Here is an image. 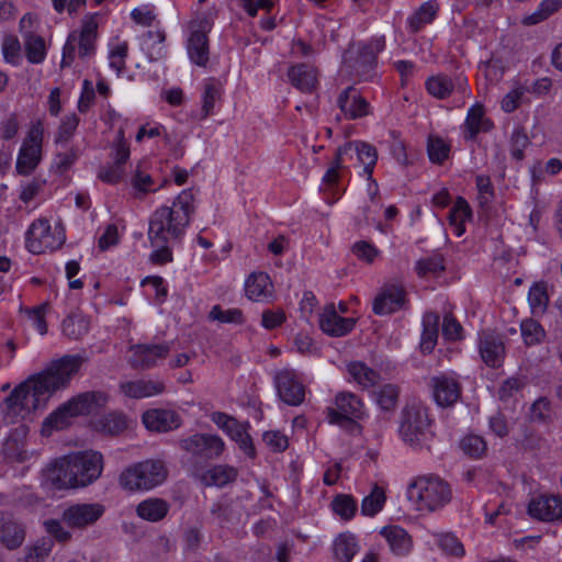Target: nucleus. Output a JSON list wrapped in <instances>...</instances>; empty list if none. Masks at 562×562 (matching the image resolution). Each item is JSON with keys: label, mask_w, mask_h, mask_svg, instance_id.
<instances>
[{"label": "nucleus", "mask_w": 562, "mask_h": 562, "mask_svg": "<svg viewBox=\"0 0 562 562\" xmlns=\"http://www.w3.org/2000/svg\"><path fill=\"white\" fill-rule=\"evenodd\" d=\"M85 361L86 358L81 355H66L53 361L43 372L30 378L11 392L5 398L8 413L18 416L36 409L42 400L68 385Z\"/></svg>", "instance_id": "nucleus-1"}, {"label": "nucleus", "mask_w": 562, "mask_h": 562, "mask_svg": "<svg viewBox=\"0 0 562 562\" xmlns=\"http://www.w3.org/2000/svg\"><path fill=\"white\" fill-rule=\"evenodd\" d=\"M408 498L419 510L435 512L442 508L452 498L450 485L439 476L417 477L408 487Z\"/></svg>", "instance_id": "nucleus-2"}, {"label": "nucleus", "mask_w": 562, "mask_h": 562, "mask_svg": "<svg viewBox=\"0 0 562 562\" xmlns=\"http://www.w3.org/2000/svg\"><path fill=\"white\" fill-rule=\"evenodd\" d=\"M384 37H375L370 42L349 45L344 54L345 69L360 80H369L376 66V56L384 49Z\"/></svg>", "instance_id": "nucleus-3"}, {"label": "nucleus", "mask_w": 562, "mask_h": 562, "mask_svg": "<svg viewBox=\"0 0 562 562\" xmlns=\"http://www.w3.org/2000/svg\"><path fill=\"white\" fill-rule=\"evenodd\" d=\"M168 476V469L161 460L138 462L120 474V485L127 491L151 490L162 484Z\"/></svg>", "instance_id": "nucleus-4"}, {"label": "nucleus", "mask_w": 562, "mask_h": 562, "mask_svg": "<svg viewBox=\"0 0 562 562\" xmlns=\"http://www.w3.org/2000/svg\"><path fill=\"white\" fill-rule=\"evenodd\" d=\"M187 216H177L168 206L157 209L149 220L148 239L151 245L179 239L187 228Z\"/></svg>", "instance_id": "nucleus-5"}, {"label": "nucleus", "mask_w": 562, "mask_h": 562, "mask_svg": "<svg viewBox=\"0 0 562 562\" xmlns=\"http://www.w3.org/2000/svg\"><path fill=\"white\" fill-rule=\"evenodd\" d=\"M430 419L427 408L409 405L402 411L400 434L403 440L413 447L419 446L427 437Z\"/></svg>", "instance_id": "nucleus-6"}, {"label": "nucleus", "mask_w": 562, "mask_h": 562, "mask_svg": "<svg viewBox=\"0 0 562 562\" xmlns=\"http://www.w3.org/2000/svg\"><path fill=\"white\" fill-rule=\"evenodd\" d=\"M75 486H87L94 482L103 470V456L93 450L80 451L68 456Z\"/></svg>", "instance_id": "nucleus-7"}, {"label": "nucleus", "mask_w": 562, "mask_h": 562, "mask_svg": "<svg viewBox=\"0 0 562 562\" xmlns=\"http://www.w3.org/2000/svg\"><path fill=\"white\" fill-rule=\"evenodd\" d=\"M363 416L361 400L350 392H340L335 397V407H327L326 418L330 424L356 426V419Z\"/></svg>", "instance_id": "nucleus-8"}, {"label": "nucleus", "mask_w": 562, "mask_h": 562, "mask_svg": "<svg viewBox=\"0 0 562 562\" xmlns=\"http://www.w3.org/2000/svg\"><path fill=\"white\" fill-rule=\"evenodd\" d=\"M179 446L196 461H207L218 458L225 448L221 437L210 434H194L181 439Z\"/></svg>", "instance_id": "nucleus-9"}, {"label": "nucleus", "mask_w": 562, "mask_h": 562, "mask_svg": "<svg viewBox=\"0 0 562 562\" xmlns=\"http://www.w3.org/2000/svg\"><path fill=\"white\" fill-rule=\"evenodd\" d=\"M43 140V127L41 123L33 125L26 138L24 139L18 159L16 171L22 176H27L34 171L41 161Z\"/></svg>", "instance_id": "nucleus-10"}, {"label": "nucleus", "mask_w": 562, "mask_h": 562, "mask_svg": "<svg viewBox=\"0 0 562 562\" xmlns=\"http://www.w3.org/2000/svg\"><path fill=\"white\" fill-rule=\"evenodd\" d=\"M61 233L55 236L50 224L45 218H40L30 226L26 233V247L32 254H43L47 250L53 251L64 243Z\"/></svg>", "instance_id": "nucleus-11"}, {"label": "nucleus", "mask_w": 562, "mask_h": 562, "mask_svg": "<svg viewBox=\"0 0 562 562\" xmlns=\"http://www.w3.org/2000/svg\"><path fill=\"white\" fill-rule=\"evenodd\" d=\"M104 510V506L99 503L74 504L64 509L61 520L69 528L82 530L94 525Z\"/></svg>", "instance_id": "nucleus-12"}, {"label": "nucleus", "mask_w": 562, "mask_h": 562, "mask_svg": "<svg viewBox=\"0 0 562 562\" xmlns=\"http://www.w3.org/2000/svg\"><path fill=\"white\" fill-rule=\"evenodd\" d=\"M429 385L435 402L441 407H451L461 398V384L453 374L435 375Z\"/></svg>", "instance_id": "nucleus-13"}, {"label": "nucleus", "mask_w": 562, "mask_h": 562, "mask_svg": "<svg viewBox=\"0 0 562 562\" xmlns=\"http://www.w3.org/2000/svg\"><path fill=\"white\" fill-rule=\"evenodd\" d=\"M131 351V367L133 369L148 370L154 368L158 360L167 357L170 352V345L167 342L157 345L139 344L133 346Z\"/></svg>", "instance_id": "nucleus-14"}, {"label": "nucleus", "mask_w": 562, "mask_h": 562, "mask_svg": "<svg viewBox=\"0 0 562 562\" xmlns=\"http://www.w3.org/2000/svg\"><path fill=\"white\" fill-rule=\"evenodd\" d=\"M279 397L288 405L296 406L304 401L305 390L293 370H282L274 379Z\"/></svg>", "instance_id": "nucleus-15"}, {"label": "nucleus", "mask_w": 562, "mask_h": 562, "mask_svg": "<svg viewBox=\"0 0 562 562\" xmlns=\"http://www.w3.org/2000/svg\"><path fill=\"white\" fill-rule=\"evenodd\" d=\"M68 456L57 459L43 470V484L53 490L74 488L75 476Z\"/></svg>", "instance_id": "nucleus-16"}, {"label": "nucleus", "mask_w": 562, "mask_h": 562, "mask_svg": "<svg viewBox=\"0 0 562 562\" xmlns=\"http://www.w3.org/2000/svg\"><path fill=\"white\" fill-rule=\"evenodd\" d=\"M528 514L542 521H562V496L541 495L531 499Z\"/></svg>", "instance_id": "nucleus-17"}, {"label": "nucleus", "mask_w": 562, "mask_h": 562, "mask_svg": "<svg viewBox=\"0 0 562 562\" xmlns=\"http://www.w3.org/2000/svg\"><path fill=\"white\" fill-rule=\"evenodd\" d=\"M337 105L348 120H357L370 114L369 102L353 86H349L340 92Z\"/></svg>", "instance_id": "nucleus-18"}, {"label": "nucleus", "mask_w": 562, "mask_h": 562, "mask_svg": "<svg viewBox=\"0 0 562 562\" xmlns=\"http://www.w3.org/2000/svg\"><path fill=\"white\" fill-rule=\"evenodd\" d=\"M479 350L484 363L491 368H499L505 358V346L499 335L484 330L479 338Z\"/></svg>", "instance_id": "nucleus-19"}, {"label": "nucleus", "mask_w": 562, "mask_h": 562, "mask_svg": "<svg viewBox=\"0 0 562 562\" xmlns=\"http://www.w3.org/2000/svg\"><path fill=\"white\" fill-rule=\"evenodd\" d=\"M209 30V22L202 21L200 23V29L193 30L188 38V55L192 63L201 67H205L209 63L210 50L206 34Z\"/></svg>", "instance_id": "nucleus-20"}, {"label": "nucleus", "mask_w": 562, "mask_h": 562, "mask_svg": "<svg viewBox=\"0 0 562 562\" xmlns=\"http://www.w3.org/2000/svg\"><path fill=\"white\" fill-rule=\"evenodd\" d=\"M109 396L102 391H88L67 401L68 406L76 416L89 415L98 412L108 403Z\"/></svg>", "instance_id": "nucleus-21"}, {"label": "nucleus", "mask_w": 562, "mask_h": 562, "mask_svg": "<svg viewBox=\"0 0 562 562\" xmlns=\"http://www.w3.org/2000/svg\"><path fill=\"white\" fill-rule=\"evenodd\" d=\"M32 15L25 14L20 21V31L24 38L26 58L32 64H40L45 59L46 48L44 38L26 30L32 24Z\"/></svg>", "instance_id": "nucleus-22"}, {"label": "nucleus", "mask_w": 562, "mask_h": 562, "mask_svg": "<svg viewBox=\"0 0 562 562\" xmlns=\"http://www.w3.org/2000/svg\"><path fill=\"white\" fill-rule=\"evenodd\" d=\"M319 326L324 333L333 337L345 336L350 333L355 326V319L340 316L334 304L326 306L319 316Z\"/></svg>", "instance_id": "nucleus-23"}, {"label": "nucleus", "mask_w": 562, "mask_h": 562, "mask_svg": "<svg viewBox=\"0 0 562 562\" xmlns=\"http://www.w3.org/2000/svg\"><path fill=\"white\" fill-rule=\"evenodd\" d=\"M119 389L126 397L140 400L164 393L166 385L159 380L138 379L121 382Z\"/></svg>", "instance_id": "nucleus-24"}, {"label": "nucleus", "mask_w": 562, "mask_h": 562, "mask_svg": "<svg viewBox=\"0 0 562 562\" xmlns=\"http://www.w3.org/2000/svg\"><path fill=\"white\" fill-rule=\"evenodd\" d=\"M404 290L395 284L385 285L373 301V312L387 315L396 312L404 304Z\"/></svg>", "instance_id": "nucleus-25"}, {"label": "nucleus", "mask_w": 562, "mask_h": 562, "mask_svg": "<svg viewBox=\"0 0 562 562\" xmlns=\"http://www.w3.org/2000/svg\"><path fill=\"white\" fill-rule=\"evenodd\" d=\"M143 423L149 430L167 432L180 427L181 418L171 409H150L143 414Z\"/></svg>", "instance_id": "nucleus-26"}, {"label": "nucleus", "mask_w": 562, "mask_h": 562, "mask_svg": "<svg viewBox=\"0 0 562 562\" xmlns=\"http://www.w3.org/2000/svg\"><path fill=\"white\" fill-rule=\"evenodd\" d=\"M25 539V528L10 514H5V522L0 529V543L8 550L20 548Z\"/></svg>", "instance_id": "nucleus-27"}, {"label": "nucleus", "mask_w": 562, "mask_h": 562, "mask_svg": "<svg viewBox=\"0 0 562 562\" xmlns=\"http://www.w3.org/2000/svg\"><path fill=\"white\" fill-rule=\"evenodd\" d=\"M380 533L386 539L391 551L398 557L406 555L412 549L409 535L398 526L383 527Z\"/></svg>", "instance_id": "nucleus-28"}, {"label": "nucleus", "mask_w": 562, "mask_h": 562, "mask_svg": "<svg viewBox=\"0 0 562 562\" xmlns=\"http://www.w3.org/2000/svg\"><path fill=\"white\" fill-rule=\"evenodd\" d=\"M170 504L158 497H149L136 506V514L144 520L157 522L169 513Z\"/></svg>", "instance_id": "nucleus-29"}, {"label": "nucleus", "mask_w": 562, "mask_h": 562, "mask_svg": "<svg viewBox=\"0 0 562 562\" xmlns=\"http://www.w3.org/2000/svg\"><path fill=\"white\" fill-rule=\"evenodd\" d=\"M238 471L227 464H217L205 471L202 475V483L205 486L224 487L236 481Z\"/></svg>", "instance_id": "nucleus-30"}, {"label": "nucleus", "mask_w": 562, "mask_h": 562, "mask_svg": "<svg viewBox=\"0 0 562 562\" xmlns=\"http://www.w3.org/2000/svg\"><path fill=\"white\" fill-rule=\"evenodd\" d=\"M291 83L303 92H312L316 86V71L306 64H299L288 71Z\"/></svg>", "instance_id": "nucleus-31"}, {"label": "nucleus", "mask_w": 562, "mask_h": 562, "mask_svg": "<svg viewBox=\"0 0 562 562\" xmlns=\"http://www.w3.org/2000/svg\"><path fill=\"white\" fill-rule=\"evenodd\" d=\"M493 127V123L484 117V109L481 104H475L468 111L465 120L464 137L474 139L481 132H488Z\"/></svg>", "instance_id": "nucleus-32"}, {"label": "nucleus", "mask_w": 562, "mask_h": 562, "mask_svg": "<svg viewBox=\"0 0 562 562\" xmlns=\"http://www.w3.org/2000/svg\"><path fill=\"white\" fill-rule=\"evenodd\" d=\"M360 547L355 535L342 532L336 537L333 543V553L336 562H351Z\"/></svg>", "instance_id": "nucleus-33"}, {"label": "nucleus", "mask_w": 562, "mask_h": 562, "mask_svg": "<svg viewBox=\"0 0 562 562\" xmlns=\"http://www.w3.org/2000/svg\"><path fill=\"white\" fill-rule=\"evenodd\" d=\"M439 321L440 317L435 312H427L424 315L423 334L419 345L423 353H430L435 349L438 339Z\"/></svg>", "instance_id": "nucleus-34"}, {"label": "nucleus", "mask_w": 562, "mask_h": 562, "mask_svg": "<svg viewBox=\"0 0 562 562\" xmlns=\"http://www.w3.org/2000/svg\"><path fill=\"white\" fill-rule=\"evenodd\" d=\"M164 31H147L142 36V49L147 54L150 61H156L166 56Z\"/></svg>", "instance_id": "nucleus-35"}, {"label": "nucleus", "mask_w": 562, "mask_h": 562, "mask_svg": "<svg viewBox=\"0 0 562 562\" xmlns=\"http://www.w3.org/2000/svg\"><path fill=\"white\" fill-rule=\"evenodd\" d=\"M439 10V4L436 0L424 2L415 12L407 19V25L413 33L420 31L424 25L431 23L436 18Z\"/></svg>", "instance_id": "nucleus-36"}, {"label": "nucleus", "mask_w": 562, "mask_h": 562, "mask_svg": "<svg viewBox=\"0 0 562 562\" xmlns=\"http://www.w3.org/2000/svg\"><path fill=\"white\" fill-rule=\"evenodd\" d=\"M270 278L267 273H251L245 283L246 296L251 301H263L269 296Z\"/></svg>", "instance_id": "nucleus-37"}, {"label": "nucleus", "mask_w": 562, "mask_h": 562, "mask_svg": "<svg viewBox=\"0 0 562 562\" xmlns=\"http://www.w3.org/2000/svg\"><path fill=\"white\" fill-rule=\"evenodd\" d=\"M472 216L469 203L462 196H458L452 209L449 212V224L453 227L457 236L465 232L464 223Z\"/></svg>", "instance_id": "nucleus-38"}, {"label": "nucleus", "mask_w": 562, "mask_h": 562, "mask_svg": "<svg viewBox=\"0 0 562 562\" xmlns=\"http://www.w3.org/2000/svg\"><path fill=\"white\" fill-rule=\"evenodd\" d=\"M97 29L98 24L92 19L83 22L80 34L77 35L78 55L80 58H86L93 54Z\"/></svg>", "instance_id": "nucleus-39"}, {"label": "nucleus", "mask_w": 562, "mask_h": 562, "mask_svg": "<svg viewBox=\"0 0 562 562\" xmlns=\"http://www.w3.org/2000/svg\"><path fill=\"white\" fill-rule=\"evenodd\" d=\"M93 427L106 435H119L127 427L126 417L120 413H110L94 420Z\"/></svg>", "instance_id": "nucleus-40"}, {"label": "nucleus", "mask_w": 562, "mask_h": 562, "mask_svg": "<svg viewBox=\"0 0 562 562\" xmlns=\"http://www.w3.org/2000/svg\"><path fill=\"white\" fill-rule=\"evenodd\" d=\"M2 454L7 462L22 463L27 459V451L24 441L18 437L16 432L11 434L2 447Z\"/></svg>", "instance_id": "nucleus-41"}, {"label": "nucleus", "mask_w": 562, "mask_h": 562, "mask_svg": "<svg viewBox=\"0 0 562 562\" xmlns=\"http://www.w3.org/2000/svg\"><path fill=\"white\" fill-rule=\"evenodd\" d=\"M350 375L363 387L375 385L380 380V373L369 368L366 363L356 361L348 364Z\"/></svg>", "instance_id": "nucleus-42"}, {"label": "nucleus", "mask_w": 562, "mask_h": 562, "mask_svg": "<svg viewBox=\"0 0 562 562\" xmlns=\"http://www.w3.org/2000/svg\"><path fill=\"white\" fill-rule=\"evenodd\" d=\"M352 150L357 154L359 161L363 165V171L371 178L376 164L378 153L374 146L364 142H351Z\"/></svg>", "instance_id": "nucleus-43"}, {"label": "nucleus", "mask_w": 562, "mask_h": 562, "mask_svg": "<svg viewBox=\"0 0 562 562\" xmlns=\"http://www.w3.org/2000/svg\"><path fill=\"white\" fill-rule=\"evenodd\" d=\"M386 501L384 488L374 485L369 495L361 503V514L372 517L382 510Z\"/></svg>", "instance_id": "nucleus-44"}, {"label": "nucleus", "mask_w": 562, "mask_h": 562, "mask_svg": "<svg viewBox=\"0 0 562 562\" xmlns=\"http://www.w3.org/2000/svg\"><path fill=\"white\" fill-rule=\"evenodd\" d=\"M426 89L432 97L443 100L452 93L454 83L448 76L437 75L427 79Z\"/></svg>", "instance_id": "nucleus-45"}, {"label": "nucleus", "mask_w": 562, "mask_h": 562, "mask_svg": "<svg viewBox=\"0 0 562 562\" xmlns=\"http://www.w3.org/2000/svg\"><path fill=\"white\" fill-rule=\"evenodd\" d=\"M177 216H187V226L190 224V217L194 212V194L191 189L183 190L169 207Z\"/></svg>", "instance_id": "nucleus-46"}, {"label": "nucleus", "mask_w": 562, "mask_h": 562, "mask_svg": "<svg viewBox=\"0 0 562 562\" xmlns=\"http://www.w3.org/2000/svg\"><path fill=\"white\" fill-rule=\"evenodd\" d=\"M61 329L65 336L76 340L88 333V323L79 315H69L63 321Z\"/></svg>", "instance_id": "nucleus-47"}, {"label": "nucleus", "mask_w": 562, "mask_h": 562, "mask_svg": "<svg viewBox=\"0 0 562 562\" xmlns=\"http://www.w3.org/2000/svg\"><path fill=\"white\" fill-rule=\"evenodd\" d=\"M400 389L395 384H385L376 393L378 405L383 411H393L398 403Z\"/></svg>", "instance_id": "nucleus-48"}, {"label": "nucleus", "mask_w": 562, "mask_h": 562, "mask_svg": "<svg viewBox=\"0 0 562 562\" xmlns=\"http://www.w3.org/2000/svg\"><path fill=\"white\" fill-rule=\"evenodd\" d=\"M48 307V303H42L34 307H24L21 305L20 313H24L27 316V318L33 323V326L41 335H45L47 333L45 314Z\"/></svg>", "instance_id": "nucleus-49"}, {"label": "nucleus", "mask_w": 562, "mask_h": 562, "mask_svg": "<svg viewBox=\"0 0 562 562\" xmlns=\"http://www.w3.org/2000/svg\"><path fill=\"white\" fill-rule=\"evenodd\" d=\"M520 330L522 339L527 346L537 345L544 338L543 328L532 318L522 321L520 324Z\"/></svg>", "instance_id": "nucleus-50"}, {"label": "nucleus", "mask_w": 562, "mask_h": 562, "mask_svg": "<svg viewBox=\"0 0 562 562\" xmlns=\"http://www.w3.org/2000/svg\"><path fill=\"white\" fill-rule=\"evenodd\" d=\"M436 543L447 554L462 557L464 548L461 541L451 532L436 533Z\"/></svg>", "instance_id": "nucleus-51"}, {"label": "nucleus", "mask_w": 562, "mask_h": 562, "mask_svg": "<svg viewBox=\"0 0 562 562\" xmlns=\"http://www.w3.org/2000/svg\"><path fill=\"white\" fill-rule=\"evenodd\" d=\"M450 146L439 136L430 135L427 143V153L434 164H442L449 156Z\"/></svg>", "instance_id": "nucleus-52"}, {"label": "nucleus", "mask_w": 562, "mask_h": 562, "mask_svg": "<svg viewBox=\"0 0 562 562\" xmlns=\"http://www.w3.org/2000/svg\"><path fill=\"white\" fill-rule=\"evenodd\" d=\"M333 510L341 519H351L357 510V503L352 496L347 494L337 495L331 502Z\"/></svg>", "instance_id": "nucleus-53"}, {"label": "nucleus", "mask_w": 562, "mask_h": 562, "mask_svg": "<svg viewBox=\"0 0 562 562\" xmlns=\"http://www.w3.org/2000/svg\"><path fill=\"white\" fill-rule=\"evenodd\" d=\"M76 417L67 402L54 411L44 422V426L63 429L69 425L70 418Z\"/></svg>", "instance_id": "nucleus-54"}, {"label": "nucleus", "mask_w": 562, "mask_h": 562, "mask_svg": "<svg viewBox=\"0 0 562 562\" xmlns=\"http://www.w3.org/2000/svg\"><path fill=\"white\" fill-rule=\"evenodd\" d=\"M210 318L221 323L241 325L245 323V317L239 308L223 310L220 305L212 307Z\"/></svg>", "instance_id": "nucleus-55"}, {"label": "nucleus", "mask_w": 562, "mask_h": 562, "mask_svg": "<svg viewBox=\"0 0 562 562\" xmlns=\"http://www.w3.org/2000/svg\"><path fill=\"white\" fill-rule=\"evenodd\" d=\"M54 541L50 538H44L31 547L25 555L24 562H45L52 552Z\"/></svg>", "instance_id": "nucleus-56"}, {"label": "nucleus", "mask_w": 562, "mask_h": 562, "mask_svg": "<svg viewBox=\"0 0 562 562\" xmlns=\"http://www.w3.org/2000/svg\"><path fill=\"white\" fill-rule=\"evenodd\" d=\"M2 55L7 63L14 66L19 65L21 59V44L15 35L8 34L2 42Z\"/></svg>", "instance_id": "nucleus-57"}, {"label": "nucleus", "mask_w": 562, "mask_h": 562, "mask_svg": "<svg viewBox=\"0 0 562 562\" xmlns=\"http://www.w3.org/2000/svg\"><path fill=\"white\" fill-rule=\"evenodd\" d=\"M460 448L471 458H480L486 450V442L480 436L469 435L460 441Z\"/></svg>", "instance_id": "nucleus-58"}, {"label": "nucleus", "mask_w": 562, "mask_h": 562, "mask_svg": "<svg viewBox=\"0 0 562 562\" xmlns=\"http://www.w3.org/2000/svg\"><path fill=\"white\" fill-rule=\"evenodd\" d=\"M528 301L532 313H543L549 303L546 288L539 284L531 286L528 293Z\"/></svg>", "instance_id": "nucleus-59"}, {"label": "nucleus", "mask_w": 562, "mask_h": 562, "mask_svg": "<svg viewBox=\"0 0 562 562\" xmlns=\"http://www.w3.org/2000/svg\"><path fill=\"white\" fill-rule=\"evenodd\" d=\"M78 124H79V117L75 113L65 116L61 120V123L58 127V132H57L55 142L57 144L67 143L74 135L75 131L77 130Z\"/></svg>", "instance_id": "nucleus-60"}, {"label": "nucleus", "mask_w": 562, "mask_h": 562, "mask_svg": "<svg viewBox=\"0 0 562 562\" xmlns=\"http://www.w3.org/2000/svg\"><path fill=\"white\" fill-rule=\"evenodd\" d=\"M211 514L221 525L232 521L235 518L233 501L224 498L214 503L211 507Z\"/></svg>", "instance_id": "nucleus-61"}, {"label": "nucleus", "mask_w": 562, "mask_h": 562, "mask_svg": "<svg viewBox=\"0 0 562 562\" xmlns=\"http://www.w3.org/2000/svg\"><path fill=\"white\" fill-rule=\"evenodd\" d=\"M529 145V138L527 134L520 130H514L510 137V154L512 157L516 160H522L524 150Z\"/></svg>", "instance_id": "nucleus-62"}, {"label": "nucleus", "mask_w": 562, "mask_h": 562, "mask_svg": "<svg viewBox=\"0 0 562 562\" xmlns=\"http://www.w3.org/2000/svg\"><path fill=\"white\" fill-rule=\"evenodd\" d=\"M221 90L217 85L210 82L205 85L202 104V119L207 117L214 110L215 101L220 98Z\"/></svg>", "instance_id": "nucleus-63"}, {"label": "nucleus", "mask_w": 562, "mask_h": 562, "mask_svg": "<svg viewBox=\"0 0 562 562\" xmlns=\"http://www.w3.org/2000/svg\"><path fill=\"white\" fill-rule=\"evenodd\" d=\"M445 267L439 258L420 259L416 263V272L419 277L438 276Z\"/></svg>", "instance_id": "nucleus-64"}]
</instances>
